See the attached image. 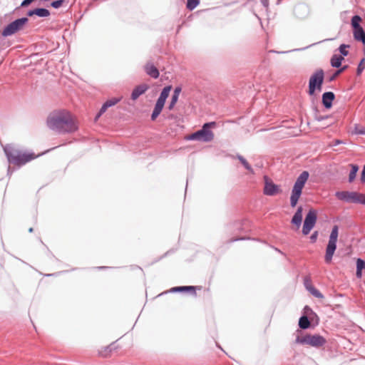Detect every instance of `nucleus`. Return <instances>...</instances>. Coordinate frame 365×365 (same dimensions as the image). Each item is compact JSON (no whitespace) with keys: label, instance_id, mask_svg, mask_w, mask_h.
<instances>
[{"label":"nucleus","instance_id":"1","mask_svg":"<svg viewBox=\"0 0 365 365\" xmlns=\"http://www.w3.org/2000/svg\"><path fill=\"white\" fill-rule=\"evenodd\" d=\"M47 125L59 134L73 133L78 129L70 113L65 110L50 114L47 118Z\"/></svg>","mask_w":365,"mask_h":365},{"label":"nucleus","instance_id":"2","mask_svg":"<svg viewBox=\"0 0 365 365\" xmlns=\"http://www.w3.org/2000/svg\"><path fill=\"white\" fill-rule=\"evenodd\" d=\"M4 150L9 162L18 166H22L36 158L34 153H22L11 145H6Z\"/></svg>","mask_w":365,"mask_h":365},{"label":"nucleus","instance_id":"3","mask_svg":"<svg viewBox=\"0 0 365 365\" xmlns=\"http://www.w3.org/2000/svg\"><path fill=\"white\" fill-rule=\"evenodd\" d=\"M215 121L207 122L203 124L202 128L191 133L187 137L189 140H198L205 143L211 142L214 139V133L212 128L216 127Z\"/></svg>","mask_w":365,"mask_h":365},{"label":"nucleus","instance_id":"4","mask_svg":"<svg viewBox=\"0 0 365 365\" xmlns=\"http://www.w3.org/2000/svg\"><path fill=\"white\" fill-rule=\"evenodd\" d=\"M309 176L308 171H303L297 178L292 190L290 197V205L292 207H296L298 200L302 195V190Z\"/></svg>","mask_w":365,"mask_h":365},{"label":"nucleus","instance_id":"5","mask_svg":"<svg viewBox=\"0 0 365 365\" xmlns=\"http://www.w3.org/2000/svg\"><path fill=\"white\" fill-rule=\"evenodd\" d=\"M324 81V71L322 68L318 69L309 78L308 94L314 96L317 91H322Z\"/></svg>","mask_w":365,"mask_h":365},{"label":"nucleus","instance_id":"6","mask_svg":"<svg viewBox=\"0 0 365 365\" xmlns=\"http://www.w3.org/2000/svg\"><path fill=\"white\" fill-rule=\"evenodd\" d=\"M339 235V227L334 225L331 231L328 244L326 247V253L324 259L326 263L329 264L331 262L333 255L336 250V242Z\"/></svg>","mask_w":365,"mask_h":365},{"label":"nucleus","instance_id":"7","mask_svg":"<svg viewBox=\"0 0 365 365\" xmlns=\"http://www.w3.org/2000/svg\"><path fill=\"white\" fill-rule=\"evenodd\" d=\"M28 21L29 19L27 17H21L15 19L3 29L1 35L4 37L12 36L16 32L21 31Z\"/></svg>","mask_w":365,"mask_h":365},{"label":"nucleus","instance_id":"8","mask_svg":"<svg viewBox=\"0 0 365 365\" xmlns=\"http://www.w3.org/2000/svg\"><path fill=\"white\" fill-rule=\"evenodd\" d=\"M296 342L301 344H307L313 347L318 348L324 346L326 344L327 340L324 336L319 334L312 335L307 334L302 337L297 336L296 338Z\"/></svg>","mask_w":365,"mask_h":365},{"label":"nucleus","instance_id":"9","mask_svg":"<svg viewBox=\"0 0 365 365\" xmlns=\"http://www.w3.org/2000/svg\"><path fill=\"white\" fill-rule=\"evenodd\" d=\"M317 220V212L314 209H310L305 216L303 227L302 234L307 235L312 228L314 227Z\"/></svg>","mask_w":365,"mask_h":365},{"label":"nucleus","instance_id":"10","mask_svg":"<svg viewBox=\"0 0 365 365\" xmlns=\"http://www.w3.org/2000/svg\"><path fill=\"white\" fill-rule=\"evenodd\" d=\"M335 196L339 200L346 202L356 203L359 197V192L355 191H337Z\"/></svg>","mask_w":365,"mask_h":365},{"label":"nucleus","instance_id":"11","mask_svg":"<svg viewBox=\"0 0 365 365\" xmlns=\"http://www.w3.org/2000/svg\"><path fill=\"white\" fill-rule=\"evenodd\" d=\"M295 16L299 19H304L309 15V8L305 4H298L294 9Z\"/></svg>","mask_w":365,"mask_h":365},{"label":"nucleus","instance_id":"12","mask_svg":"<svg viewBox=\"0 0 365 365\" xmlns=\"http://www.w3.org/2000/svg\"><path fill=\"white\" fill-rule=\"evenodd\" d=\"M279 187L272 181H269L265 177L264 194L268 196H274L279 192Z\"/></svg>","mask_w":365,"mask_h":365},{"label":"nucleus","instance_id":"13","mask_svg":"<svg viewBox=\"0 0 365 365\" xmlns=\"http://www.w3.org/2000/svg\"><path fill=\"white\" fill-rule=\"evenodd\" d=\"M335 94L332 91H327L322 94V103L326 109H330L333 106Z\"/></svg>","mask_w":365,"mask_h":365},{"label":"nucleus","instance_id":"14","mask_svg":"<svg viewBox=\"0 0 365 365\" xmlns=\"http://www.w3.org/2000/svg\"><path fill=\"white\" fill-rule=\"evenodd\" d=\"M196 287L194 286H178L172 287L168 292L178 293V292H191L194 296H196Z\"/></svg>","mask_w":365,"mask_h":365},{"label":"nucleus","instance_id":"15","mask_svg":"<svg viewBox=\"0 0 365 365\" xmlns=\"http://www.w3.org/2000/svg\"><path fill=\"white\" fill-rule=\"evenodd\" d=\"M148 89V86L146 84H140L134 88L131 93V99L135 101L138 99L141 95L145 93Z\"/></svg>","mask_w":365,"mask_h":365},{"label":"nucleus","instance_id":"16","mask_svg":"<svg viewBox=\"0 0 365 365\" xmlns=\"http://www.w3.org/2000/svg\"><path fill=\"white\" fill-rule=\"evenodd\" d=\"M302 213L303 208L302 206H299L291 220V223L295 225L297 228H299L302 225Z\"/></svg>","mask_w":365,"mask_h":365},{"label":"nucleus","instance_id":"17","mask_svg":"<svg viewBox=\"0 0 365 365\" xmlns=\"http://www.w3.org/2000/svg\"><path fill=\"white\" fill-rule=\"evenodd\" d=\"M144 68L145 73L153 78L156 79L159 77V71L153 63H147Z\"/></svg>","mask_w":365,"mask_h":365},{"label":"nucleus","instance_id":"18","mask_svg":"<svg viewBox=\"0 0 365 365\" xmlns=\"http://www.w3.org/2000/svg\"><path fill=\"white\" fill-rule=\"evenodd\" d=\"M353 36L356 41L365 45V31L362 26L353 29Z\"/></svg>","mask_w":365,"mask_h":365},{"label":"nucleus","instance_id":"19","mask_svg":"<svg viewBox=\"0 0 365 365\" xmlns=\"http://www.w3.org/2000/svg\"><path fill=\"white\" fill-rule=\"evenodd\" d=\"M344 58L339 54H334L330 61L331 66L334 68H339Z\"/></svg>","mask_w":365,"mask_h":365},{"label":"nucleus","instance_id":"20","mask_svg":"<svg viewBox=\"0 0 365 365\" xmlns=\"http://www.w3.org/2000/svg\"><path fill=\"white\" fill-rule=\"evenodd\" d=\"M310 317L302 315L299 319V327L302 329H307L310 327Z\"/></svg>","mask_w":365,"mask_h":365},{"label":"nucleus","instance_id":"21","mask_svg":"<svg viewBox=\"0 0 365 365\" xmlns=\"http://www.w3.org/2000/svg\"><path fill=\"white\" fill-rule=\"evenodd\" d=\"M303 311H304L303 315H306V316L310 317V319L312 320H314V319L315 318L317 319V324L318 323L319 317H318L317 314L312 310V309L310 307H309L308 305H306L304 307Z\"/></svg>","mask_w":365,"mask_h":365},{"label":"nucleus","instance_id":"22","mask_svg":"<svg viewBox=\"0 0 365 365\" xmlns=\"http://www.w3.org/2000/svg\"><path fill=\"white\" fill-rule=\"evenodd\" d=\"M163 108H164V106L155 103L154 109H153V110L151 113V116H150L151 120L154 121L158 117V115L162 112Z\"/></svg>","mask_w":365,"mask_h":365},{"label":"nucleus","instance_id":"23","mask_svg":"<svg viewBox=\"0 0 365 365\" xmlns=\"http://www.w3.org/2000/svg\"><path fill=\"white\" fill-rule=\"evenodd\" d=\"M236 158L239 160V161L242 163V165L247 170H248L251 173H254V170L252 169V166L249 164V163L242 155L237 154L236 155Z\"/></svg>","mask_w":365,"mask_h":365},{"label":"nucleus","instance_id":"24","mask_svg":"<svg viewBox=\"0 0 365 365\" xmlns=\"http://www.w3.org/2000/svg\"><path fill=\"white\" fill-rule=\"evenodd\" d=\"M351 170L349 175V182H351L356 178V173L359 170V166L356 164H351Z\"/></svg>","mask_w":365,"mask_h":365},{"label":"nucleus","instance_id":"25","mask_svg":"<svg viewBox=\"0 0 365 365\" xmlns=\"http://www.w3.org/2000/svg\"><path fill=\"white\" fill-rule=\"evenodd\" d=\"M361 21V18L360 16H359V15L353 16L351 18V24L352 29H355L356 28L361 27V26L360 25Z\"/></svg>","mask_w":365,"mask_h":365},{"label":"nucleus","instance_id":"26","mask_svg":"<svg viewBox=\"0 0 365 365\" xmlns=\"http://www.w3.org/2000/svg\"><path fill=\"white\" fill-rule=\"evenodd\" d=\"M36 15L38 17H48L50 16V11L45 8H36Z\"/></svg>","mask_w":365,"mask_h":365},{"label":"nucleus","instance_id":"27","mask_svg":"<svg viewBox=\"0 0 365 365\" xmlns=\"http://www.w3.org/2000/svg\"><path fill=\"white\" fill-rule=\"evenodd\" d=\"M308 292L313 295L314 297L318 299H323L324 297V295L314 287H310L308 288Z\"/></svg>","mask_w":365,"mask_h":365},{"label":"nucleus","instance_id":"28","mask_svg":"<svg viewBox=\"0 0 365 365\" xmlns=\"http://www.w3.org/2000/svg\"><path fill=\"white\" fill-rule=\"evenodd\" d=\"M200 4V0H187L186 7L188 10L192 11Z\"/></svg>","mask_w":365,"mask_h":365},{"label":"nucleus","instance_id":"29","mask_svg":"<svg viewBox=\"0 0 365 365\" xmlns=\"http://www.w3.org/2000/svg\"><path fill=\"white\" fill-rule=\"evenodd\" d=\"M349 66L345 65L342 67L338 68V70L335 71V73L330 77L329 81H332L334 80L339 75L345 71L348 68Z\"/></svg>","mask_w":365,"mask_h":365},{"label":"nucleus","instance_id":"30","mask_svg":"<svg viewBox=\"0 0 365 365\" xmlns=\"http://www.w3.org/2000/svg\"><path fill=\"white\" fill-rule=\"evenodd\" d=\"M172 86H165L163 90L160 92V97L164 98L165 99L168 98L169 96L170 92L171 91Z\"/></svg>","mask_w":365,"mask_h":365},{"label":"nucleus","instance_id":"31","mask_svg":"<svg viewBox=\"0 0 365 365\" xmlns=\"http://www.w3.org/2000/svg\"><path fill=\"white\" fill-rule=\"evenodd\" d=\"M347 48H349V45L342 43L339 46V51L341 53L340 56H343L344 58V56H348L349 51L346 50Z\"/></svg>","mask_w":365,"mask_h":365},{"label":"nucleus","instance_id":"32","mask_svg":"<svg viewBox=\"0 0 365 365\" xmlns=\"http://www.w3.org/2000/svg\"><path fill=\"white\" fill-rule=\"evenodd\" d=\"M314 118L316 120L320 122L329 118V115H322L319 113V110L315 108Z\"/></svg>","mask_w":365,"mask_h":365},{"label":"nucleus","instance_id":"33","mask_svg":"<svg viewBox=\"0 0 365 365\" xmlns=\"http://www.w3.org/2000/svg\"><path fill=\"white\" fill-rule=\"evenodd\" d=\"M365 62V58H363L359 63L358 64L357 68H356V75L360 76L361 73L364 71L365 68V66L364 65V63Z\"/></svg>","mask_w":365,"mask_h":365},{"label":"nucleus","instance_id":"34","mask_svg":"<svg viewBox=\"0 0 365 365\" xmlns=\"http://www.w3.org/2000/svg\"><path fill=\"white\" fill-rule=\"evenodd\" d=\"M119 101H120V99L116 98H111V99H109V100L106 101L104 103V104L106 105V106L108 108H110V107L117 104L119 102Z\"/></svg>","mask_w":365,"mask_h":365},{"label":"nucleus","instance_id":"35","mask_svg":"<svg viewBox=\"0 0 365 365\" xmlns=\"http://www.w3.org/2000/svg\"><path fill=\"white\" fill-rule=\"evenodd\" d=\"M356 269L360 270L365 269V260L358 258L356 259Z\"/></svg>","mask_w":365,"mask_h":365},{"label":"nucleus","instance_id":"36","mask_svg":"<svg viewBox=\"0 0 365 365\" xmlns=\"http://www.w3.org/2000/svg\"><path fill=\"white\" fill-rule=\"evenodd\" d=\"M64 1V0H55L51 3V6L54 9H58L63 5Z\"/></svg>","mask_w":365,"mask_h":365},{"label":"nucleus","instance_id":"37","mask_svg":"<svg viewBox=\"0 0 365 365\" xmlns=\"http://www.w3.org/2000/svg\"><path fill=\"white\" fill-rule=\"evenodd\" d=\"M178 100V97H175V96H173L171 97V101L168 106V109L169 110H172L175 106V105L176 104L177 101Z\"/></svg>","mask_w":365,"mask_h":365},{"label":"nucleus","instance_id":"38","mask_svg":"<svg viewBox=\"0 0 365 365\" xmlns=\"http://www.w3.org/2000/svg\"><path fill=\"white\" fill-rule=\"evenodd\" d=\"M304 285L307 291H308V288H309L310 287H314L312 284V280L309 277L307 276L304 278Z\"/></svg>","mask_w":365,"mask_h":365},{"label":"nucleus","instance_id":"39","mask_svg":"<svg viewBox=\"0 0 365 365\" xmlns=\"http://www.w3.org/2000/svg\"><path fill=\"white\" fill-rule=\"evenodd\" d=\"M356 203L365 205V194L359 192V197Z\"/></svg>","mask_w":365,"mask_h":365},{"label":"nucleus","instance_id":"40","mask_svg":"<svg viewBox=\"0 0 365 365\" xmlns=\"http://www.w3.org/2000/svg\"><path fill=\"white\" fill-rule=\"evenodd\" d=\"M355 133L359 135H365V128L364 127H355Z\"/></svg>","mask_w":365,"mask_h":365},{"label":"nucleus","instance_id":"41","mask_svg":"<svg viewBox=\"0 0 365 365\" xmlns=\"http://www.w3.org/2000/svg\"><path fill=\"white\" fill-rule=\"evenodd\" d=\"M180 92H181V88L179 87V86L175 87V88L174 90V92H173L172 96L179 98V95H180Z\"/></svg>","mask_w":365,"mask_h":365},{"label":"nucleus","instance_id":"42","mask_svg":"<svg viewBox=\"0 0 365 365\" xmlns=\"http://www.w3.org/2000/svg\"><path fill=\"white\" fill-rule=\"evenodd\" d=\"M317 237H318V232L317 231H315L314 232L311 236H310V240L312 242H316L317 239Z\"/></svg>","mask_w":365,"mask_h":365},{"label":"nucleus","instance_id":"43","mask_svg":"<svg viewBox=\"0 0 365 365\" xmlns=\"http://www.w3.org/2000/svg\"><path fill=\"white\" fill-rule=\"evenodd\" d=\"M34 0H24L21 4V6L22 7H26V6H28L29 5H30Z\"/></svg>","mask_w":365,"mask_h":365},{"label":"nucleus","instance_id":"44","mask_svg":"<svg viewBox=\"0 0 365 365\" xmlns=\"http://www.w3.org/2000/svg\"><path fill=\"white\" fill-rule=\"evenodd\" d=\"M360 180L361 182H365V165L363 166Z\"/></svg>","mask_w":365,"mask_h":365},{"label":"nucleus","instance_id":"45","mask_svg":"<svg viewBox=\"0 0 365 365\" xmlns=\"http://www.w3.org/2000/svg\"><path fill=\"white\" fill-rule=\"evenodd\" d=\"M250 237H237V238H232L230 240V242H236V241L245 240H250Z\"/></svg>","mask_w":365,"mask_h":365},{"label":"nucleus","instance_id":"46","mask_svg":"<svg viewBox=\"0 0 365 365\" xmlns=\"http://www.w3.org/2000/svg\"><path fill=\"white\" fill-rule=\"evenodd\" d=\"M108 108L106 106V105H105L103 103V106H101V109L98 111L99 112V115H103L106 111V110Z\"/></svg>","mask_w":365,"mask_h":365},{"label":"nucleus","instance_id":"47","mask_svg":"<svg viewBox=\"0 0 365 365\" xmlns=\"http://www.w3.org/2000/svg\"><path fill=\"white\" fill-rule=\"evenodd\" d=\"M165 101H166L165 98H161V97L159 96L158 100H157V101H156V103H158V104L165 106Z\"/></svg>","mask_w":365,"mask_h":365},{"label":"nucleus","instance_id":"48","mask_svg":"<svg viewBox=\"0 0 365 365\" xmlns=\"http://www.w3.org/2000/svg\"><path fill=\"white\" fill-rule=\"evenodd\" d=\"M34 15H36V8L34 9H31L27 12L28 16H33Z\"/></svg>","mask_w":365,"mask_h":365},{"label":"nucleus","instance_id":"49","mask_svg":"<svg viewBox=\"0 0 365 365\" xmlns=\"http://www.w3.org/2000/svg\"><path fill=\"white\" fill-rule=\"evenodd\" d=\"M260 1L264 8L269 7V0H260Z\"/></svg>","mask_w":365,"mask_h":365},{"label":"nucleus","instance_id":"50","mask_svg":"<svg viewBox=\"0 0 365 365\" xmlns=\"http://www.w3.org/2000/svg\"><path fill=\"white\" fill-rule=\"evenodd\" d=\"M356 276L359 279L361 278V277H362V270L356 269Z\"/></svg>","mask_w":365,"mask_h":365},{"label":"nucleus","instance_id":"51","mask_svg":"<svg viewBox=\"0 0 365 365\" xmlns=\"http://www.w3.org/2000/svg\"><path fill=\"white\" fill-rule=\"evenodd\" d=\"M342 143H343V141H342V140L336 139V140H335L333 142L332 145H334V146H336V145H340V144H342Z\"/></svg>","mask_w":365,"mask_h":365},{"label":"nucleus","instance_id":"52","mask_svg":"<svg viewBox=\"0 0 365 365\" xmlns=\"http://www.w3.org/2000/svg\"><path fill=\"white\" fill-rule=\"evenodd\" d=\"M113 345V344H110V346H107V347L106 348L105 351H108V352H110V351H111V350H112V349H113V348H112Z\"/></svg>","mask_w":365,"mask_h":365},{"label":"nucleus","instance_id":"53","mask_svg":"<svg viewBox=\"0 0 365 365\" xmlns=\"http://www.w3.org/2000/svg\"><path fill=\"white\" fill-rule=\"evenodd\" d=\"M101 115H99V112H98L95 117V120L96 121Z\"/></svg>","mask_w":365,"mask_h":365},{"label":"nucleus","instance_id":"54","mask_svg":"<svg viewBox=\"0 0 365 365\" xmlns=\"http://www.w3.org/2000/svg\"><path fill=\"white\" fill-rule=\"evenodd\" d=\"M109 268L108 267H104V266H102V267H98V269H108Z\"/></svg>","mask_w":365,"mask_h":365},{"label":"nucleus","instance_id":"55","mask_svg":"<svg viewBox=\"0 0 365 365\" xmlns=\"http://www.w3.org/2000/svg\"><path fill=\"white\" fill-rule=\"evenodd\" d=\"M274 250H275L277 252H278L281 253L282 255H284V253H283L280 250H279L278 248H276V247H275V248H274Z\"/></svg>","mask_w":365,"mask_h":365},{"label":"nucleus","instance_id":"56","mask_svg":"<svg viewBox=\"0 0 365 365\" xmlns=\"http://www.w3.org/2000/svg\"><path fill=\"white\" fill-rule=\"evenodd\" d=\"M33 231H34L33 227H30V228L29 229V232H32Z\"/></svg>","mask_w":365,"mask_h":365},{"label":"nucleus","instance_id":"57","mask_svg":"<svg viewBox=\"0 0 365 365\" xmlns=\"http://www.w3.org/2000/svg\"><path fill=\"white\" fill-rule=\"evenodd\" d=\"M282 0H277V4H279L281 2H282Z\"/></svg>","mask_w":365,"mask_h":365},{"label":"nucleus","instance_id":"58","mask_svg":"<svg viewBox=\"0 0 365 365\" xmlns=\"http://www.w3.org/2000/svg\"><path fill=\"white\" fill-rule=\"evenodd\" d=\"M289 51H282V52H279L280 53H288Z\"/></svg>","mask_w":365,"mask_h":365},{"label":"nucleus","instance_id":"59","mask_svg":"<svg viewBox=\"0 0 365 365\" xmlns=\"http://www.w3.org/2000/svg\"><path fill=\"white\" fill-rule=\"evenodd\" d=\"M188 181V179H187V182ZM187 184L186 185V187H185V191L187 190Z\"/></svg>","mask_w":365,"mask_h":365},{"label":"nucleus","instance_id":"60","mask_svg":"<svg viewBox=\"0 0 365 365\" xmlns=\"http://www.w3.org/2000/svg\"><path fill=\"white\" fill-rule=\"evenodd\" d=\"M54 275V274H47V276H53Z\"/></svg>","mask_w":365,"mask_h":365},{"label":"nucleus","instance_id":"61","mask_svg":"<svg viewBox=\"0 0 365 365\" xmlns=\"http://www.w3.org/2000/svg\"><path fill=\"white\" fill-rule=\"evenodd\" d=\"M307 48H308V46H305V47L303 48V50H305Z\"/></svg>","mask_w":365,"mask_h":365},{"label":"nucleus","instance_id":"62","mask_svg":"<svg viewBox=\"0 0 365 365\" xmlns=\"http://www.w3.org/2000/svg\"><path fill=\"white\" fill-rule=\"evenodd\" d=\"M307 48H308V46H305V47L303 48V50H305Z\"/></svg>","mask_w":365,"mask_h":365},{"label":"nucleus","instance_id":"63","mask_svg":"<svg viewBox=\"0 0 365 365\" xmlns=\"http://www.w3.org/2000/svg\"><path fill=\"white\" fill-rule=\"evenodd\" d=\"M307 48H308V46H305V47L303 48V50H305Z\"/></svg>","mask_w":365,"mask_h":365},{"label":"nucleus","instance_id":"64","mask_svg":"<svg viewBox=\"0 0 365 365\" xmlns=\"http://www.w3.org/2000/svg\"><path fill=\"white\" fill-rule=\"evenodd\" d=\"M294 51H300V48H298V49H295Z\"/></svg>","mask_w":365,"mask_h":365}]
</instances>
